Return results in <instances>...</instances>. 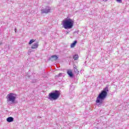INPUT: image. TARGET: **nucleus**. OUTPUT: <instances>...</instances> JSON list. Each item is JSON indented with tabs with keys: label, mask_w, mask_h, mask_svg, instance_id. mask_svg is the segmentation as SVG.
<instances>
[{
	"label": "nucleus",
	"mask_w": 129,
	"mask_h": 129,
	"mask_svg": "<svg viewBox=\"0 0 129 129\" xmlns=\"http://www.w3.org/2000/svg\"><path fill=\"white\" fill-rule=\"evenodd\" d=\"M8 122H13L14 121V118L13 117H9L7 118Z\"/></svg>",
	"instance_id": "8"
},
{
	"label": "nucleus",
	"mask_w": 129,
	"mask_h": 129,
	"mask_svg": "<svg viewBox=\"0 0 129 129\" xmlns=\"http://www.w3.org/2000/svg\"><path fill=\"white\" fill-rule=\"evenodd\" d=\"M0 45H2V43H0Z\"/></svg>",
	"instance_id": "20"
},
{
	"label": "nucleus",
	"mask_w": 129,
	"mask_h": 129,
	"mask_svg": "<svg viewBox=\"0 0 129 129\" xmlns=\"http://www.w3.org/2000/svg\"><path fill=\"white\" fill-rule=\"evenodd\" d=\"M50 11H51V8L49 7H46L45 9L41 10V13L48 14V13H50Z\"/></svg>",
	"instance_id": "5"
},
{
	"label": "nucleus",
	"mask_w": 129,
	"mask_h": 129,
	"mask_svg": "<svg viewBox=\"0 0 129 129\" xmlns=\"http://www.w3.org/2000/svg\"><path fill=\"white\" fill-rule=\"evenodd\" d=\"M60 94H59V91L55 90L54 92H51L48 94V99L49 100H56L59 98Z\"/></svg>",
	"instance_id": "3"
},
{
	"label": "nucleus",
	"mask_w": 129,
	"mask_h": 129,
	"mask_svg": "<svg viewBox=\"0 0 129 129\" xmlns=\"http://www.w3.org/2000/svg\"><path fill=\"white\" fill-rule=\"evenodd\" d=\"M117 3H119V4H121L122 3V1L121 0H116Z\"/></svg>",
	"instance_id": "14"
},
{
	"label": "nucleus",
	"mask_w": 129,
	"mask_h": 129,
	"mask_svg": "<svg viewBox=\"0 0 129 129\" xmlns=\"http://www.w3.org/2000/svg\"><path fill=\"white\" fill-rule=\"evenodd\" d=\"M62 26L64 29H72L74 26V21L71 19H68L62 21Z\"/></svg>",
	"instance_id": "2"
},
{
	"label": "nucleus",
	"mask_w": 129,
	"mask_h": 129,
	"mask_svg": "<svg viewBox=\"0 0 129 129\" xmlns=\"http://www.w3.org/2000/svg\"><path fill=\"white\" fill-rule=\"evenodd\" d=\"M55 77H56V78H59V77L58 76V75H56V76H55Z\"/></svg>",
	"instance_id": "16"
},
{
	"label": "nucleus",
	"mask_w": 129,
	"mask_h": 129,
	"mask_svg": "<svg viewBox=\"0 0 129 129\" xmlns=\"http://www.w3.org/2000/svg\"><path fill=\"white\" fill-rule=\"evenodd\" d=\"M67 73H68L69 76H70V77H71V78L73 77V73H72V71H68L67 72Z\"/></svg>",
	"instance_id": "10"
},
{
	"label": "nucleus",
	"mask_w": 129,
	"mask_h": 129,
	"mask_svg": "<svg viewBox=\"0 0 129 129\" xmlns=\"http://www.w3.org/2000/svg\"><path fill=\"white\" fill-rule=\"evenodd\" d=\"M58 59V56L57 55H51L49 58L50 61H56Z\"/></svg>",
	"instance_id": "6"
},
{
	"label": "nucleus",
	"mask_w": 129,
	"mask_h": 129,
	"mask_svg": "<svg viewBox=\"0 0 129 129\" xmlns=\"http://www.w3.org/2000/svg\"><path fill=\"white\" fill-rule=\"evenodd\" d=\"M107 92H108V87H106L99 94L96 101L97 103H99L98 105L102 104L103 100L105 99L106 96H107Z\"/></svg>",
	"instance_id": "1"
},
{
	"label": "nucleus",
	"mask_w": 129,
	"mask_h": 129,
	"mask_svg": "<svg viewBox=\"0 0 129 129\" xmlns=\"http://www.w3.org/2000/svg\"><path fill=\"white\" fill-rule=\"evenodd\" d=\"M7 99V101H9L10 102L14 103L16 101V99L17 98V96L16 95L13 93H9L6 97Z\"/></svg>",
	"instance_id": "4"
},
{
	"label": "nucleus",
	"mask_w": 129,
	"mask_h": 129,
	"mask_svg": "<svg viewBox=\"0 0 129 129\" xmlns=\"http://www.w3.org/2000/svg\"><path fill=\"white\" fill-rule=\"evenodd\" d=\"M15 33H17V28L15 29Z\"/></svg>",
	"instance_id": "17"
},
{
	"label": "nucleus",
	"mask_w": 129,
	"mask_h": 129,
	"mask_svg": "<svg viewBox=\"0 0 129 129\" xmlns=\"http://www.w3.org/2000/svg\"><path fill=\"white\" fill-rule=\"evenodd\" d=\"M39 47V44L38 43H34L31 46V49H37Z\"/></svg>",
	"instance_id": "7"
},
{
	"label": "nucleus",
	"mask_w": 129,
	"mask_h": 129,
	"mask_svg": "<svg viewBox=\"0 0 129 129\" xmlns=\"http://www.w3.org/2000/svg\"><path fill=\"white\" fill-rule=\"evenodd\" d=\"M34 42H35V40L34 39L30 40V41L29 42V45H31L32 44H33V43H34Z\"/></svg>",
	"instance_id": "12"
},
{
	"label": "nucleus",
	"mask_w": 129,
	"mask_h": 129,
	"mask_svg": "<svg viewBox=\"0 0 129 129\" xmlns=\"http://www.w3.org/2000/svg\"><path fill=\"white\" fill-rule=\"evenodd\" d=\"M74 70H76V71H77V74H79V71H78V70L77 69V67H75L74 68Z\"/></svg>",
	"instance_id": "13"
},
{
	"label": "nucleus",
	"mask_w": 129,
	"mask_h": 129,
	"mask_svg": "<svg viewBox=\"0 0 129 129\" xmlns=\"http://www.w3.org/2000/svg\"><path fill=\"white\" fill-rule=\"evenodd\" d=\"M57 75L58 76V77H61V76H62V73H59Z\"/></svg>",
	"instance_id": "15"
},
{
	"label": "nucleus",
	"mask_w": 129,
	"mask_h": 129,
	"mask_svg": "<svg viewBox=\"0 0 129 129\" xmlns=\"http://www.w3.org/2000/svg\"><path fill=\"white\" fill-rule=\"evenodd\" d=\"M76 44H77V41L75 40L73 43L71 44V48H74Z\"/></svg>",
	"instance_id": "9"
},
{
	"label": "nucleus",
	"mask_w": 129,
	"mask_h": 129,
	"mask_svg": "<svg viewBox=\"0 0 129 129\" xmlns=\"http://www.w3.org/2000/svg\"><path fill=\"white\" fill-rule=\"evenodd\" d=\"M67 34H69V32H67V33H66V35H67Z\"/></svg>",
	"instance_id": "19"
},
{
	"label": "nucleus",
	"mask_w": 129,
	"mask_h": 129,
	"mask_svg": "<svg viewBox=\"0 0 129 129\" xmlns=\"http://www.w3.org/2000/svg\"><path fill=\"white\" fill-rule=\"evenodd\" d=\"M78 58H79L78 54H76L73 56L74 59L76 60H78Z\"/></svg>",
	"instance_id": "11"
},
{
	"label": "nucleus",
	"mask_w": 129,
	"mask_h": 129,
	"mask_svg": "<svg viewBox=\"0 0 129 129\" xmlns=\"http://www.w3.org/2000/svg\"><path fill=\"white\" fill-rule=\"evenodd\" d=\"M104 2H106L107 0H103Z\"/></svg>",
	"instance_id": "18"
}]
</instances>
